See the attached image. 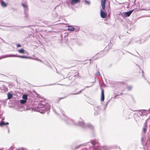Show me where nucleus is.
Instances as JSON below:
<instances>
[{"instance_id": "2", "label": "nucleus", "mask_w": 150, "mask_h": 150, "mask_svg": "<svg viewBox=\"0 0 150 150\" xmlns=\"http://www.w3.org/2000/svg\"><path fill=\"white\" fill-rule=\"evenodd\" d=\"M60 112L62 113V114L63 115L64 117V120L69 125H78V122L77 124H76L74 122V121L72 120L69 119L67 117H65L62 110H60Z\"/></svg>"}, {"instance_id": "20", "label": "nucleus", "mask_w": 150, "mask_h": 150, "mask_svg": "<svg viewBox=\"0 0 150 150\" xmlns=\"http://www.w3.org/2000/svg\"><path fill=\"white\" fill-rule=\"evenodd\" d=\"M4 125H5V123L4 122L2 121L0 123V126L1 127H2Z\"/></svg>"}, {"instance_id": "21", "label": "nucleus", "mask_w": 150, "mask_h": 150, "mask_svg": "<svg viewBox=\"0 0 150 150\" xmlns=\"http://www.w3.org/2000/svg\"><path fill=\"white\" fill-rule=\"evenodd\" d=\"M127 88L128 90L130 91L132 88V87L131 86H128L127 87Z\"/></svg>"}, {"instance_id": "10", "label": "nucleus", "mask_w": 150, "mask_h": 150, "mask_svg": "<svg viewBox=\"0 0 150 150\" xmlns=\"http://www.w3.org/2000/svg\"><path fill=\"white\" fill-rule=\"evenodd\" d=\"M106 0H101V5L103 10L105 8V4Z\"/></svg>"}, {"instance_id": "24", "label": "nucleus", "mask_w": 150, "mask_h": 150, "mask_svg": "<svg viewBox=\"0 0 150 150\" xmlns=\"http://www.w3.org/2000/svg\"><path fill=\"white\" fill-rule=\"evenodd\" d=\"M84 89H85V88H84V89H83V90H81V91H80L79 93H75V94H75V95H76V94H79L82 91H83V90Z\"/></svg>"}, {"instance_id": "27", "label": "nucleus", "mask_w": 150, "mask_h": 150, "mask_svg": "<svg viewBox=\"0 0 150 150\" xmlns=\"http://www.w3.org/2000/svg\"><path fill=\"white\" fill-rule=\"evenodd\" d=\"M66 97L65 96L64 97H63L61 98H59V100H60L61 99L64 98H65Z\"/></svg>"}, {"instance_id": "14", "label": "nucleus", "mask_w": 150, "mask_h": 150, "mask_svg": "<svg viewBox=\"0 0 150 150\" xmlns=\"http://www.w3.org/2000/svg\"><path fill=\"white\" fill-rule=\"evenodd\" d=\"M22 98L23 99L26 100L28 98V95L27 94H24Z\"/></svg>"}, {"instance_id": "8", "label": "nucleus", "mask_w": 150, "mask_h": 150, "mask_svg": "<svg viewBox=\"0 0 150 150\" xmlns=\"http://www.w3.org/2000/svg\"><path fill=\"white\" fill-rule=\"evenodd\" d=\"M80 2V0H71V4L73 5L79 3Z\"/></svg>"}, {"instance_id": "4", "label": "nucleus", "mask_w": 150, "mask_h": 150, "mask_svg": "<svg viewBox=\"0 0 150 150\" xmlns=\"http://www.w3.org/2000/svg\"><path fill=\"white\" fill-rule=\"evenodd\" d=\"M133 10L130 11H129L127 12H123L122 13H120V15L121 16L123 17H127L130 16L131 13H132Z\"/></svg>"}, {"instance_id": "5", "label": "nucleus", "mask_w": 150, "mask_h": 150, "mask_svg": "<svg viewBox=\"0 0 150 150\" xmlns=\"http://www.w3.org/2000/svg\"><path fill=\"white\" fill-rule=\"evenodd\" d=\"M44 107V108H46L45 110H44V109H41L40 110V113H44L45 111L49 110L50 109V106L48 104H46Z\"/></svg>"}, {"instance_id": "7", "label": "nucleus", "mask_w": 150, "mask_h": 150, "mask_svg": "<svg viewBox=\"0 0 150 150\" xmlns=\"http://www.w3.org/2000/svg\"><path fill=\"white\" fill-rule=\"evenodd\" d=\"M98 141L96 142L94 140V150H100L101 149L99 147L98 148V147L99 146V144H98Z\"/></svg>"}, {"instance_id": "11", "label": "nucleus", "mask_w": 150, "mask_h": 150, "mask_svg": "<svg viewBox=\"0 0 150 150\" xmlns=\"http://www.w3.org/2000/svg\"><path fill=\"white\" fill-rule=\"evenodd\" d=\"M104 91L103 89H101V101H104Z\"/></svg>"}, {"instance_id": "9", "label": "nucleus", "mask_w": 150, "mask_h": 150, "mask_svg": "<svg viewBox=\"0 0 150 150\" xmlns=\"http://www.w3.org/2000/svg\"><path fill=\"white\" fill-rule=\"evenodd\" d=\"M67 27V30L69 31H73L75 30V28L72 25H68Z\"/></svg>"}, {"instance_id": "16", "label": "nucleus", "mask_w": 150, "mask_h": 150, "mask_svg": "<svg viewBox=\"0 0 150 150\" xmlns=\"http://www.w3.org/2000/svg\"><path fill=\"white\" fill-rule=\"evenodd\" d=\"M7 96L8 99H10L12 97V95L9 93H8Z\"/></svg>"}, {"instance_id": "17", "label": "nucleus", "mask_w": 150, "mask_h": 150, "mask_svg": "<svg viewBox=\"0 0 150 150\" xmlns=\"http://www.w3.org/2000/svg\"><path fill=\"white\" fill-rule=\"evenodd\" d=\"M26 102V100H25L23 99L21 100H20V103L22 104H24Z\"/></svg>"}, {"instance_id": "15", "label": "nucleus", "mask_w": 150, "mask_h": 150, "mask_svg": "<svg viewBox=\"0 0 150 150\" xmlns=\"http://www.w3.org/2000/svg\"><path fill=\"white\" fill-rule=\"evenodd\" d=\"M22 5L24 8V10L25 11H27L28 10L27 6L25 4H22Z\"/></svg>"}, {"instance_id": "1", "label": "nucleus", "mask_w": 150, "mask_h": 150, "mask_svg": "<svg viewBox=\"0 0 150 150\" xmlns=\"http://www.w3.org/2000/svg\"><path fill=\"white\" fill-rule=\"evenodd\" d=\"M92 123H93V120L88 122L87 124H85L84 121L82 120L78 122V125L84 129L88 128L90 129H93V125Z\"/></svg>"}, {"instance_id": "13", "label": "nucleus", "mask_w": 150, "mask_h": 150, "mask_svg": "<svg viewBox=\"0 0 150 150\" xmlns=\"http://www.w3.org/2000/svg\"><path fill=\"white\" fill-rule=\"evenodd\" d=\"M103 148L104 150H107L109 149L110 148L108 146H103Z\"/></svg>"}, {"instance_id": "19", "label": "nucleus", "mask_w": 150, "mask_h": 150, "mask_svg": "<svg viewBox=\"0 0 150 150\" xmlns=\"http://www.w3.org/2000/svg\"><path fill=\"white\" fill-rule=\"evenodd\" d=\"M45 106H44V105H39L38 106H37V107L38 108H43V109H45V108H44Z\"/></svg>"}, {"instance_id": "25", "label": "nucleus", "mask_w": 150, "mask_h": 150, "mask_svg": "<svg viewBox=\"0 0 150 150\" xmlns=\"http://www.w3.org/2000/svg\"><path fill=\"white\" fill-rule=\"evenodd\" d=\"M143 132H144V133L146 132V130L145 128H144L143 129Z\"/></svg>"}, {"instance_id": "3", "label": "nucleus", "mask_w": 150, "mask_h": 150, "mask_svg": "<svg viewBox=\"0 0 150 150\" xmlns=\"http://www.w3.org/2000/svg\"><path fill=\"white\" fill-rule=\"evenodd\" d=\"M17 57L27 59L28 57L27 56H25L17 55L15 54H8L6 55L3 56V58H6L8 57Z\"/></svg>"}, {"instance_id": "32", "label": "nucleus", "mask_w": 150, "mask_h": 150, "mask_svg": "<svg viewBox=\"0 0 150 150\" xmlns=\"http://www.w3.org/2000/svg\"><path fill=\"white\" fill-rule=\"evenodd\" d=\"M145 123H146V122Z\"/></svg>"}, {"instance_id": "28", "label": "nucleus", "mask_w": 150, "mask_h": 150, "mask_svg": "<svg viewBox=\"0 0 150 150\" xmlns=\"http://www.w3.org/2000/svg\"><path fill=\"white\" fill-rule=\"evenodd\" d=\"M8 124H9L8 122H6V123H5V125H8Z\"/></svg>"}, {"instance_id": "12", "label": "nucleus", "mask_w": 150, "mask_h": 150, "mask_svg": "<svg viewBox=\"0 0 150 150\" xmlns=\"http://www.w3.org/2000/svg\"><path fill=\"white\" fill-rule=\"evenodd\" d=\"M18 52L20 53L23 54L25 53V51L23 49H21L20 50H18Z\"/></svg>"}, {"instance_id": "6", "label": "nucleus", "mask_w": 150, "mask_h": 150, "mask_svg": "<svg viewBox=\"0 0 150 150\" xmlns=\"http://www.w3.org/2000/svg\"><path fill=\"white\" fill-rule=\"evenodd\" d=\"M103 10H104L103 8L100 10V16L102 18H104L106 17L107 13L105 12Z\"/></svg>"}, {"instance_id": "18", "label": "nucleus", "mask_w": 150, "mask_h": 150, "mask_svg": "<svg viewBox=\"0 0 150 150\" xmlns=\"http://www.w3.org/2000/svg\"><path fill=\"white\" fill-rule=\"evenodd\" d=\"M1 6L3 7H6V3L3 1L1 2Z\"/></svg>"}, {"instance_id": "26", "label": "nucleus", "mask_w": 150, "mask_h": 150, "mask_svg": "<svg viewBox=\"0 0 150 150\" xmlns=\"http://www.w3.org/2000/svg\"><path fill=\"white\" fill-rule=\"evenodd\" d=\"M17 47H21V45L20 44H18L17 45Z\"/></svg>"}, {"instance_id": "33", "label": "nucleus", "mask_w": 150, "mask_h": 150, "mask_svg": "<svg viewBox=\"0 0 150 150\" xmlns=\"http://www.w3.org/2000/svg\"><path fill=\"white\" fill-rule=\"evenodd\" d=\"M142 73H143V71H142Z\"/></svg>"}, {"instance_id": "22", "label": "nucleus", "mask_w": 150, "mask_h": 150, "mask_svg": "<svg viewBox=\"0 0 150 150\" xmlns=\"http://www.w3.org/2000/svg\"><path fill=\"white\" fill-rule=\"evenodd\" d=\"M96 74L98 76H100V72L98 71L96 73Z\"/></svg>"}, {"instance_id": "23", "label": "nucleus", "mask_w": 150, "mask_h": 150, "mask_svg": "<svg viewBox=\"0 0 150 150\" xmlns=\"http://www.w3.org/2000/svg\"><path fill=\"white\" fill-rule=\"evenodd\" d=\"M85 3H86V4H88V5H89V4H90V2H89V1H87V0H85Z\"/></svg>"}, {"instance_id": "29", "label": "nucleus", "mask_w": 150, "mask_h": 150, "mask_svg": "<svg viewBox=\"0 0 150 150\" xmlns=\"http://www.w3.org/2000/svg\"><path fill=\"white\" fill-rule=\"evenodd\" d=\"M42 103H41V102H40L39 103V105H42Z\"/></svg>"}, {"instance_id": "30", "label": "nucleus", "mask_w": 150, "mask_h": 150, "mask_svg": "<svg viewBox=\"0 0 150 150\" xmlns=\"http://www.w3.org/2000/svg\"><path fill=\"white\" fill-rule=\"evenodd\" d=\"M108 101H107L106 102V105H107L108 104Z\"/></svg>"}, {"instance_id": "31", "label": "nucleus", "mask_w": 150, "mask_h": 150, "mask_svg": "<svg viewBox=\"0 0 150 150\" xmlns=\"http://www.w3.org/2000/svg\"><path fill=\"white\" fill-rule=\"evenodd\" d=\"M88 86H86V88H88Z\"/></svg>"}]
</instances>
